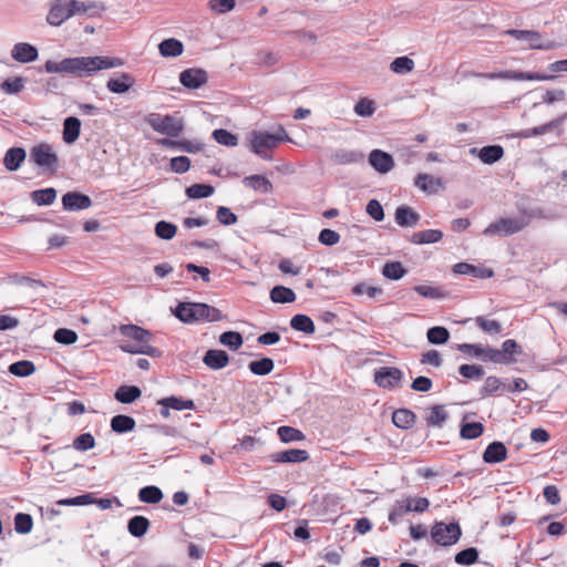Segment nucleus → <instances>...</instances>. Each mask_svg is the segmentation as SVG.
I'll list each match as a JSON object with an SVG mask.
<instances>
[{
  "instance_id": "f257e3e1",
  "label": "nucleus",
  "mask_w": 567,
  "mask_h": 567,
  "mask_svg": "<svg viewBox=\"0 0 567 567\" xmlns=\"http://www.w3.org/2000/svg\"><path fill=\"white\" fill-rule=\"evenodd\" d=\"M123 65L118 58L111 56H74L65 58L61 61L49 60L44 64L48 73H59L74 78H87L94 72L107 69H114Z\"/></svg>"
},
{
  "instance_id": "f03ea898",
  "label": "nucleus",
  "mask_w": 567,
  "mask_h": 567,
  "mask_svg": "<svg viewBox=\"0 0 567 567\" xmlns=\"http://www.w3.org/2000/svg\"><path fill=\"white\" fill-rule=\"evenodd\" d=\"M120 332L123 337L134 341V343L124 342L123 344H121V349L124 352L133 354H146L152 358H159L162 355L159 349L151 346V341L153 338L151 331L135 324H122L120 327Z\"/></svg>"
},
{
  "instance_id": "7ed1b4c3",
  "label": "nucleus",
  "mask_w": 567,
  "mask_h": 567,
  "mask_svg": "<svg viewBox=\"0 0 567 567\" xmlns=\"http://www.w3.org/2000/svg\"><path fill=\"white\" fill-rule=\"evenodd\" d=\"M174 315L185 323L216 322L224 318L219 309L199 302H179Z\"/></svg>"
},
{
  "instance_id": "20e7f679",
  "label": "nucleus",
  "mask_w": 567,
  "mask_h": 567,
  "mask_svg": "<svg viewBox=\"0 0 567 567\" xmlns=\"http://www.w3.org/2000/svg\"><path fill=\"white\" fill-rule=\"evenodd\" d=\"M290 141L284 127H279L276 133L252 131L249 134L251 151L262 159H270L269 151L276 148L281 142Z\"/></svg>"
},
{
  "instance_id": "39448f33",
  "label": "nucleus",
  "mask_w": 567,
  "mask_h": 567,
  "mask_svg": "<svg viewBox=\"0 0 567 567\" xmlns=\"http://www.w3.org/2000/svg\"><path fill=\"white\" fill-rule=\"evenodd\" d=\"M145 122L157 133L177 137L184 130V121L175 115H162L159 113H150Z\"/></svg>"
},
{
  "instance_id": "423d86ee",
  "label": "nucleus",
  "mask_w": 567,
  "mask_h": 567,
  "mask_svg": "<svg viewBox=\"0 0 567 567\" xmlns=\"http://www.w3.org/2000/svg\"><path fill=\"white\" fill-rule=\"evenodd\" d=\"M461 535V527L457 523L436 522L431 529L432 539L441 546L454 545Z\"/></svg>"
},
{
  "instance_id": "0eeeda50",
  "label": "nucleus",
  "mask_w": 567,
  "mask_h": 567,
  "mask_svg": "<svg viewBox=\"0 0 567 567\" xmlns=\"http://www.w3.org/2000/svg\"><path fill=\"white\" fill-rule=\"evenodd\" d=\"M30 162L39 167H43L54 172L59 164V157L53 146L48 143H40L31 147Z\"/></svg>"
},
{
  "instance_id": "6e6552de",
  "label": "nucleus",
  "mask_w": 567,
  "mask_h": 567,
  "mask_svg": "<svg viewBox=\"0 0 567 567\" xmlns=\"http://www.w3.org/2000/svg\"><path fill=\"white\" fill-rule=\"evenodd\" d=\"M473 76L483 78L487 80H515V81H548L555 79L554 75L540 74L537 72H520V71H499L488 73H473Z\"/></svg>"
},
{
  "instance_id": "1a4fd4ad",
  "label": "nucleus",
  "mask_w": 567,
  "mask_h": 567,
  "mask_svg": "<svg viewBox=\"0 0 567 567\" xmlns=\"http://www.w3.org/2000/svg\"><path fill=\"white\" fill-rule=\"evenodd\" d=\"M528 221L523 218H501L489 224L483 231L485 236H511L519 233Z\"/></svg>"
},
{
  "instance_id": "9d476101",
  "label": "nucleus",
  "mask_w": 567,
  "mask_h": 567,
  "mask_svg": "<svg viewBox=\"0 0 567 567\" xmlns=\"http://www.w3.org/2000/svg\"><path fill=\"white\" fill-rule=\"evenodd\" d=\"M504 33L525 42L527 49L548 50L553 48V43L550 41L544 42L540 33L536 31L508 29Z\"/></svg>"
},
{
  "instance_id": "9b49d317",
  "label": "nucleus",
  "mask_w": 567,
  "mask_h": 567,
  "mask_svg": "<svg viewBox=\"0 0 567 567\" xmlns=\"http://www.w3.org/2000/svg\"><path fill=\"white\" fill-rule=\"evenodd\" d=\"M70 0H53L47 14V22L52 27H60L73 17Z\"/></svg>"
},
{
  "instance_id": "f8f14e48",
  "label": "nucleus",
  "mask_w": 567,
  "mask_h": 567,
  "mask_svg": "<svg viewBox=\"0 0 567 567\" xmlns=\"http://www.w3.org/2000/svg\"><path fill=\"white\" fill-rule=\"evenodd\" d=\"M403 373L395 367H383L375 371L374 382L384 389L396 386L402 380Z\"/></svg>"
},
{
  "instance_id": "ddd939ff",
  "label": "nucleus",
  "mask_w": 567,
  "mask_h": 567,
  "mask_svg": "<svg viewBox=\"0 0 567 567\" xmlns=\"http://www.w3.org/2000/svg\"><path fill=\"white\" fill-rule=\"evenodd\" d=\"M92 199L79 192H68L62 196V206L64 210L76 212L91 207Z\"/></svg>"
},
{
  "instance_id": "4468645a",
  "label": "nucleus",
  "mask_w": 567,
  "mask_h": 567,
  "mask_svg": "<svg viewBox=\"0 0 567 567\" xmlns=\"http://www.w3.org/2000/svg\"><path fill=\"white\" fill-rule=\"evenodd\" d=\"M208 81L207 72L203 69H187L181 72L179 82L187 89L196 90Z\"/></svg>"
},
{
  "instance_id": "2eb2a0df",
  "label": "nucleus",
  "mask_w": 567,
  "mask_h": 567,
  "mask_svg": "<svg viewBox=\"0 0 567 567\" xmlns=\"http://www.w3.org/2000/svg\"><path fill=\"white\" fill-rule=\"evenodd\" d=\"M414 186L420 190L432 195L444 188V183L441 177H434L427 173H420L414 178Z\"/></svg>"
},
{
  "instance_id": "dca6fc26",
  "label": "nucleus",
  "mask_w": 567,
  "mask_h": 567,
  "mask_svg": "<svg viewBox=\"0 0 567 567\" xmlns=\"http://www.w3.org/2000/svg\"><path fill=\"white\" fill-rule=\"evenodd\" d=\"M369 163L377 172L381 174L389 173L394 166L393 157L389 153L381 150H373L369 154Z\"/></svg>"
},
{
  "instance_id": "f3484780",
  "label": "nucleus",
  "mask_w": 567,
  "mask_h": 567,
  "mask_svg": "<svg viewBox=\"0 0 567 567\" xmlns=\"http://www.w3.org/2000/svg\"><path fill=\"white\" fill-rule=\"evenodd\" d=\"M70 4L72 8L73 16L85 14L90 18L100 17L101 13L105 10V7L101 2L94 1H79V0H70Z\"/></svg>"
},
{
  "instance_id": "a211bd4d",
  "label": "nucleus",
  "mask_w": 567,
  "mask_h": 567,
  "mask_svg": "<svg viewBox=\"0 0 567 567\" xmlns=\"http://www.w3.org/2000/svg\"><path fill=\"white\" fill-rule=\"evenodd\" d=\"M11 56L14 61L20 63H30L38 59V49L25 42L16 43L11 50Z\"/></svg>"
},
{
  "instance_id": "6ab92c4d",
  "label": "nucleus",
  "mask_w": 567,
  "mask_h": 567,
  "mask_svg": "<svg viewBox=\"0 0 567 567\" xmlns=\"http://www.w3.org/2000/svg\"><path fill=\"white\" fill-rule=\"evenodd\" d=\"M308 458L309 453L299 449H290L270 455V460L276 463H301Z\"/></svg>"
},
{
  "instance_id": "aec40b11",
  "label": "nucleus",
  "mask_w": 567,
  "mask_h": 567,
  "mask_svg": "<svg viewBox=\"0 0 567 567\" xmlns=\"http://www.w3.org/2000/svg\"><path fill=\"white\" fill-rule=\"evenodd\" d=\"M507 457V449L504 443L494 441L487 445L483 453V461L488 464H495L505 461Z\"/></svg>"
},
{
  "instance_id": "412c9836",
  "label": "nucleus",
  "mask_w": 567,
  "mask_h": 567,
  "mask_svg": "<svg viewBox=\"0 0 567 567\" xmlns=\"http://www.w3.org/2000/svg\"><path fill=\"white\" fill-rule=\"evenodd\" d=\"M394 218L395 223L401 227H413L419 223L421 216L411 207L401 205L396 207Z\"/></svg>"
},
{
  "instance_id": "4be33fe9",
  "label": "nucleus",
  "mask_w": 567,
  "mask_h": 567,
  "mask_svg": "<svg viewBox=\"0 0 567 567\" xmlns=\"http://www.w3.org/2000/svg\"><path fill=\"white\" fill-rule=\"evenodd\" d=\"M453 272L457 275H470L481 279H487L493 276L492 269L486 267H477L467 262H458L454 265Z\"/></svg>"
},
{
  "instance_id": "5701e85b",
  "label": "nucleus",
  "mask_w": 567,
  "mask_h": 567,
  "mask_svg": "<svg viewBox=\"0 0 567 567\" xmlns=\"http://www.w3.org/2000/svg\"><path fill=\"white\" fill-rule=\"evenodd\" d=\"M203 362L213 370H220L228 364L229 357L224 350L210 349L206 351Z\"/></svg>"
},
{
  "instance_id": "b1692460",
  "label": "nucleus",
  "mask_w": 567,
  "mask_h": 567,
  "mask_svg": "<svg viewBox=\"0 0 567 567\" xmlns=\"http://www.w3.org/2000/svg\"><path fill=\"white\" fill-rule=\"evenodd\" d=\"M27 153L22 147H11L9 148L3 157L4 167L14 172L20 168L21 164L24 162Z\"/></svg>"
},
{
  "instance_id": "393cba45",
  "label": "nucleus",
  "mask_w": 567,
  "mask_h": 567,
  "mask_svg": "<svg viewBox=\"0 0 567 567\" xmlns=\"http://www.w3.org/2000/svg\"><path fill=\"white\" fill-rule=\"evenodd\" d=\"M134 84V79L130 73H121L118 78H111L106 82V87L110 92L116 94L126 93Z\"/></svg>"
},
{
  "instance_id": "a878e982",
  "label": "nucleus",
  "mask_w": 567,
  "mask_h": 567,
  "mask_svg": "<svg viewBox=\"0 0 567 567\" xmlns=\"http://www.w3.org/2000/svg\"><path fill=\"white\" fill-rule=\"evenodd\" d=\"M471 152L472 153L477 152L478 158L484 164H489V165L499 161L504 155V150L501 145H488V146L482 147L481 150L472 148Z\"/></svg>"
},
{
  "instance_id": "bb28decb",
  "label": "nucleus",
  "mask_w": 567,
  "mask_h": 567,
  "mask_svg": "<svg viewBox=\"0 0 567 567\" xmlns=\"http://www.w3.org/2000/svg\"><path fill=\"white\" fill-rule=\"evenodd\" d=\"M81 121L75 116H69L63 122L62 137L66 144H73L80 136Z\"/></svg>"
},
{
  "instance_id": "cd10ccee",
  "label": "nucleus",
  "mask_w": 567,
  "mask_h": 567,
  "mask_svg": "<svg viewBox=\"0 0 567 567\" xmlns=\"http://www.w3.org/2000/svg\"><path fill=\"white\" fill-rule=\"evenodd\" d=\"M331 161L338 165H350L363 161V154L353 150H337L332 153Z\"/></svg>"
},
{
  "instance_id": "c85d7f7f",
  "label": "nucleus",
  "mask_w": 567,
  "mask_h": 567,
  "mask_svg": "<svg viewBox=\"0 0 567 567\" xmlns=\"http://www.w3.org/2000/svg\"><path fill=\"white\" fill-rule=\"evenodd\" d=\"M443 238V233L439 229H426L413 233L410 241L415 245L434 244Z\"/></svg>"
},
{
  "instance_id": "c756f323",
  "label": "nucleus",
  "mask_w": 567,
  "mask_h": 567,
  "mask_svg": "<svg viewBox=\"0 0 567 567\" xmlns=\"http://www.w3.org/2000/svg\"><path fill=\"white\" fill-rule=\"evenodd\" d=\"M111 430L117 434L132 432L135 429L136 422L130 415L117 414L111 419Z\"/></svg>"
},
{
  "instance_id": "7c9ffc66",
  "label": "nucleus",
  "mask_w": 567,
  "mask_h": 567,
  "mask_svg": "<svg viewBox=\"0 0 567 567\" xmlns=\"http://www.w3.org/2000/svg\"><path fill=\"white\" fill-rule=\"evenodd\" d=\"M158 50L164 58H176L183 53L184 45L179 40L169 38L159 43Z\"/></svg>"
},
{
  "instance_id": "2f4dec72",
  "label": "nucleus",
  "mask_w": 567,
  "mask_h": 567,
  "mask_svg": "<svg viewBox=\"0 0 567 567\" xmlns=\"http://www.w3.org/2000/svg\"><path fill=\"white\" fill-rule=\"evenodd\" d=\"M142 395V391L136 385H121L115 394L114 398L116 401L123 404H130L133 403L135 400H137Z\"/></svg>"
},
{
  "instance_id": "473e14b6",
  "label": "nucleus",
  "mask_w": 567,
  "mask_h": 567,
  "mask_svg": "<svg viewBox=\"0 0 567 567\" xmlns=\"http://www.w3.org/2000/svg\"><path fill=\"white\" fill-rule=\"evenodd\" d=\"M243 183L261 194H269L272 192V184L262 175H251L244 178Z\"/></svg>"
},
{
  "instance_id": "72a5a7b5",
  "label": "nucleus",
  "mask_w": 567,
  "mask_h": 567,
  "mask_svg": "<svg viewBox=\"0 0 567 567\" xmlns=\"http://www.w3.org/2000/svg\"><path fill=\"white\" fill-rule=\"evenodd\" d=\"M416 415L409 409H398L392 414L393 424L399 429H410L415 423Z\"/></svg>"
},
{
  "instance_id": "f704fd0d",
  "label": "nucleus",
  "mask_w": 567,
  "mask_h": 567,
  "mask_svg": "<svg viewBox=\"0 0 567 567\" xmlns=\"http://www.w3.org/2000/svg\"><path fill=\"white\" fill-rule=\"evenodd\" d=\"M150 528V520L145 516H133L127 523V530L134 537H142Z\"/></svg>"
},
{
  "instance_id": "c9c22d12",
  "label": "nucleus",
  "mask_w": 567,
  "mask_h": 567,
  "mask_svg": "<svg viewBox=\"0 0 567 567\" xmlns=\"http://www.w3.org/2000/svg\"><path fill=\"white\" fill-rule=\"evenodd\" d=\"M270 300L275 303H290L296 300V293L285 286H275L270 290Z\"/></svg>"
},
{
  "instance_id": "e433bc0d",
  "label": "nucleus",
  "mask_w": 567,
  "mask_h": 567,
  "mask_svg": "<svg viewBox=\"0 0 567 567\" xmlns=\"http://www.w3.org/2000/svg\"><path fill=\"white\" fill-rule=\"evenodd\" d=\"M31 199L39 206L51 205L56 198V190L53 187L37 189L31 193Z\"/></svg>"
},
{
  "instance_id": "4c0bfd02",
  "label": "nucleus",
  "mask_w": 567,
  "mask_h": 567,
  "mask_svg": "<svg viewBox=\"0 0 567 567\" xmlns=\"http://www.w3.org/2000/svg\"><path fill=\"white\" fill-rule=\"evenodd\" d=\"M138 498L143 503L157 504L163 498V492L157 486L148 485L138 491Z\"/></svg>"
},
{
  "instance_id": "58836bf2",
  "label": "nucleus",
  "mask_w": 567,
  "mask_h": 567,
  "mask_svg": "<svg viewBox=\"0 0 567 567\" xmlns=\"http://www.w3.org/2000/svg\"><path fill=\"white\" fill-rule=\"evenodd\" d=\"M290 326L292 329L308 334L313 333L316 330L312 319L306 315L293 316L290 320Z\"/></svg>"
},
{
  "instance_id": "ea45409f",
  "label": "nucleus",
  "mask_w": 567,
  "mask_h": 567,
  "mask_svg": "<svg viewBox=\"0 0 567 567\" xmlns=\"http://www.w3.org/2000/svg\"><path fill=\"white\" fill-rule=\"evenodd\" d=\"M406 274V269L400 261H388L382 268V275L390 280H400Z\"/></svg>"
},
{
  "instance_id": "a19ab883",
  "label": "nucleus",
  "mask_w": 567,
  "mask_h": 567,
  "mask_svg": "<svg viewBox=\"0 0 567 567\" xmlns=\"http://www.w3.org/2000/svg\"><path fill=\"white\" fill-rule=\"evenodd\" d=\"M157 404H165L173 410L183 411V410H194L195 403L193 400H184L177 396H167L157 401Z\"/></svg>"
},
{
  "instance_id": "79ce46f5",
  "label": "nucleus",
  "mask_w": 567,
  "mask_h": 567,
  "mask_svg": "<svg viewBox=\"0 0 567 567\" xmlns=\"http://www.w3.org/2000/svg\"><path fill=\"white\" fill-rule=\"evenodd\" d=\"M447 416L444 405H434L426 417V423L429 426L442 427Z\"/></svg>"
},
{
  "instance_id": "37998d69",
  "label": "nucleus",
  "mask_w": 567,
  "mask_h": 567,
  "mask_svg": "<svg viewBox=\"0 0 567 567\" xmlns=\"http://www.w3.org/2000/svg\"><path fill=\"white\" fill-rule=\"evenodd\" d=\"M248 368L252 374L264 377L274 370L275 363L270 358H262L257 361H251Z\"/></svg>"
},
{
  "instance_id": "c03bdc74",
  "label": "nucleus",
  "mask_w": 567,
  "mask_h": 567,
  "mask_svg": "<svg viewBox=\"0 0 567 567\" xmlns=\"http://www.w3.org/2000/svg\"><path fill=\"white\" fill-rule=\"evenodd\" d=\"M484 432V426L481 422H463L461 425L460 435L464 440H474L480 437Z\"/></svg>"
},
{
  "instance_id": "a18cd8bd",
  "label": "nucleus",
  "mask_w": 567,
  "mask_h": 567,
  "mask_svg": "<svg viewBox=\"0 0 567 567\" xmlns=\"http://www.w3.org/2000/svg\"><path fill=\"white\" fill-rule=\"evenodd\" d=\"M277 434L284 443L298 442L305 440V434L300 430L292 426H280L277 430Z\"/></svg>"
},
{
  "instance_id": "49530a36",
  "label": "nucleus",
  "mask_w": 567,
  "mask_h": 567,
  "mask_svg": "<svg viewBox=\"0 0 567 567\" xmlns=\"http://www.w3.org/2000/svg\"><path fill=\"white\" fill-rule=\"evenodd\" d=\"M35 371L33 362L29 360H21L13 362L9 365V372L17 377H29Z\"/></svg>"
},
{
  "instance_id": "de8ad7c7",
  "label": "nucleus",
  "mask_w": 567,
  "mask_h": 567,
  "mask_svg": "<svg viewBox=\"0 0 567 567\" xmlns=\"http://www.w3.org/2000/svg\"><path fill=\"white\" fill-rule=\"evenodd\" d=\"M219 342L230 350H238L243 346V336L237 331H226L219 336Z\"/></svg>"
},
{
  "instance_id": "09e8293b",
  "label": "nucleus",
  "mask_w": 567,
  "mask_h": 567,
  "mask_svg": "<svg viewBox=\"0 0 567 567\" xmlns=\"http://www.w3.org/2000/svg\"><path fill=\"white\" fill-rule=\"evenodd\" d=\"M426 337L432 344H444L450 338V332L445 327L435 326L427 330Z\"/></svg>"
},
{
  "instance_id": "8fccbe9b",
  "label": "nucleus",
  "mask_w": 567,
  "mask_h": 567,
  "mask_svg": "<svg viewBox=\"0 0 567 567\" xmlns=\"http://www.w3.org/2000/svg\"><path fill=\"white\" fill-rule=\"evenodd\" d=\"M214 194V187L207 184H194L186 188V195L192 199L207 198Z\"/></svg>"
},
{
  "instance_id": "3c124183",
  "label": "nucleus",
  "mask_w": 567,
  "mask_h": 567,
  "mask_svg": "<svg viewBox=\"0 0 567 567\" xmlns=\"http://www.w3.org/2000/svg\"><path fill=\"white\" fill-rule=\"evenodd\" d=\"M409 512H411V507L404 498L396 501L389 512L388 519L391 524L395 525L399 523L400 518Z\"/></svg>"
},
{
  "instance_id": "603ef678",
  "label": "nucleus",
  "mask_w": 567,
  "mask_h": 567,
  "mask_svg": "<svg viewBox=\"0 0 567 567\" xmlns=\"http://www.w3.org/2000/svg\"><path fill=\"white\" fill-rule=\"evenodd\" d=\"M390 69L396 74H406L414 69V61L405 55L399 56L391 62Z\"/></svg>"
},
{
  "instance_id": "864d4df0",
  "label": "nucleus",
  "mask_w": 567,
  "mask_h": 567,
  "mask_svg": "<svg viewBox=\"0 0 567 567\" xmlns=\"http://www.w3.org/2000/svg\"><path fill=\"white\" fill-rule=\"evenodd\" d=\"M482 358L484 361L505 364L514 363L516 361L514 358L505 357V354L501 352V350L492 348H484Z\"/></svg>"
},
{
  "instance_id": "5fc2aeb1",
  "label": "nucleus",
  "mask_w": 567,
  "mask_h": 567,
  "mask_svg": "<svg viewBox=\"0 0 567 567\" xmlns=\"http://www.w3.org/2000/svg\"><path fill=\"white\" fill-rule=\"evenodd\" d=\"M478 559V551L475 547H468L455 555V563L463 566H470Z\"/></svg>"
},
{
  "instance_id": "6e6d98bb",
  "label": "nucleus",
  "mask_w": 567,
  "mask_h": 567,
  "mask_svg": "<svg viewBox=\"0 0 567 567\" xmlns=\"http://www.w3.org/2000/svg\"><path fill=\"white\" fill-rule=\"evenodd\" d=\"M176 231L177 227L165 220H161L155 225V234L161 239L169 240L176 235Z\"/></svg>"
},
{
  "instance_id": "4d7b16f0",
  "label": "nucleus",
  "mask_w": 567,
  "mask_h": 567,
  "mask_svg": "<svg viewBox=\"0 0 567 567\" xmlns=\"http://www.w3.org/2000/svg\"><path fill=\"white\" fill-rule=\"evenodd\" d=\"M214 140L225 146H236L238 144V137L224 128H217L213 132Z\"/></svg>"
},
{
  "instance_id": "13d9d810",
  "label": "nucleus",
  "mask_w": 567,
  "mask_h": 567,
  "mask_svg": "<svg viewBox=\"0 0 567 567\" xmlns=\"http://www.w3.org/2000/svg\"><path fill=\"white\" fill-rule=\"evenodd\" d=\"M33 520L31 515L18 513L14 517V529L19 534H28L31 532Z\"/></svg>"
},
{
  "instance_id": "bf43d9fd",
  "label": "nucleus",
  "mask_w": 567,
  "mask_h": 567,
  "mask_svg": "<svg viewBox=\"0 0 567 567\" xmlns=\"http://www.w3.org/2000/svg\"><path fill=\"white\" fill-rule=\"evenodd\" d=\"M72 446L80 452H85L95 446V439L91 433H83L76 436Z\"/></svg>"
},
{
  "instance_id": "052dcab7",
  "label": "nucleus",
  "mask_w": 567,
  "mask_h": 567,
  "mask_svg": "<svg viewBox=\"0 0 567 567\" xmlns=\"http://www.w3.org/2000/svg\"><path fill=\"white\" fill-rule=\"evenodd\" d=\"M24 87V79L21 76H17L13 79H8L0 84V89L7 94H18Z\"/></svg>"
},
{
  "instance_id": "680f3d73",
  "label": "nucleus",
  "mask_w": 567,
  "mask_h": 567,
  "mask_svg": "<svg viewBox=\"0 0 567 567\" xmlns=\"http://www.w3.org/2000/svg\"><path fill=\"white\" fill-rule=\"evenodd\" d=\"M413 289L420 296L429 299H442L445 297V292L441 290L439 287L434 286L419 285L415 286Z\"/></svg>"
},
{
  "instance_id": "e2e57ef3",
  "label": "nucleus",
  "mask_w": 567,
  "mask_h": 567,
  "mask_svg": "<svg viewBox=\"0 0 567 567\" xmlns=\"http://www.w3.org/2000/svg\"><path fill=\"white\" fill-rule=\"evenodd\" d=\"M475 322L484 332L489 334H497L502 331V326L496 320H489L485 317H476Z\"/></svg>"
},
{
  "instance_id": "0e129e2a",
  "label": "nucleus",
  "mask_w": 567,
  "mask_h": 567,
  "mask_svg": "<svg viewBox=\"0 0 567 567\" xmlns=\"http://www.w3.org/2000/svg\"><path fill=\"white\" fill-rule=\"evenodd\" d=\"M54 340L58 343L61 344H73L78 340V334L75 331L66 329V328H59L53 336Z\"/></svg>"
},
{
  "instance_id": "69168bd1",
  "label": "nucleus",
  "mask_w": 567,
  "mask_h": 567,
  "mask_svg": "<svg viewBox=\"0 0 567 567\" xmlns=\"http://www.w3.org/2000/svg\"><path fill=\"white\" fill-rule=\"evenodd\" d=\"M458 372L462 377L472 380H478L484 375V369L476 364H462L458 368Z\"/></svg>"
},
{
  "instance_id": "338daca9",
  "label": "nucleus",
  "mask_w": 567,
  "mask_h": 567,
  "mask_svg": "<svg viewBox=\"0 0 567 567\" xmlns=\"http://www.w3.org/2000/svg\"><path fill=\"white\" fill-rule=\"evenodd\" d=\"M171 171L176 174H184L190 167V159L187 156H176L171 159Z\"/></svg>"
},
{
  "instance_id": "774afa93",
  "label": "nucleus",
  "mask_w": 567,
  "mask_h": 567,
  "mask_svg": "<svg viewBox=\"0 0 567 567\" xmlns=\"http://www.w3.org/2000/svg\"><path fill=\"white\" fill-rule=\"evenodd\" d=\"M375 111L374 102L369 99H361L354 105V112L359 116H371Z\"/></svg>"
}]
</instances>
